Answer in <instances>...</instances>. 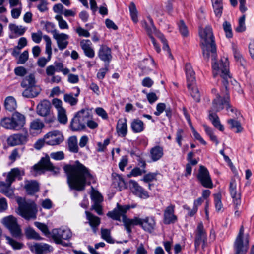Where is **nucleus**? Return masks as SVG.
<instances>
[{"instance_id":"7c9ffc66","label":"nucleus","mask_w":254,"mask_h":254,"mask_svg":"<svg viewBox=\"0 0 254 254\" xmlns=\"http://www.w3.org/2000/svg\"><path fill=\"white\" fill-rule=\"evenodd\" d=\"M85 123L83 121L75 115L70 124L71 129L73 131L83 130L86 127Z\"/></svg>"},{"instance_id":"a878e982","label":"nucleus","mask_w":254,"mask_h":254,"mask_svg":"<svg viewBox=\"0 0 254 254\" xmlns=\"http://www.w3.org/2000/svg\"><path fill=\"white\" fill-rule=\"evenodd\" d=\"M86 219L88 221L87 223L92 228L94 233H96L98 229V227L100 224V219L98 217L94 215L91 213L86 211Z\"/></svg>"},{"instance_id":"ddd939ff","label":"nucleus","mask_w":254,"mask_h":254,"mask_svg":"<svg viewBox=\"0 0 254 254\" xmlns=\"http://www.w3.org/2000/svg\"><path fill=\"white\" fill-rule=\"evenodd\" d=\"M46 144L49 145L54 146L60 144L64 140V136L58 130H53L48 132L45 135Z\"/></svg>"},{"instance_id":"2eb2a0df","label":"nucleus","mask_w":254,"mask_h":254,"mask_svg":"<svg viewBox=\"0 0 254 254\" xmlns=\"http://www.w3.org/2000/svg\"><path fill=\"white\" fill-rule=\"evenodd\" d=\"M43 39L46 42L45 53L48 55V57L47 58L41 57L38 59L37 64L41 67H44L46 65L47 63L51 60L52 55V41L50 37L45 35Z\"/></svg>"},{"instance_id":"13d9d810","label":"nucleus","mask_w":254,"mask_h":254,"mask_svg":"<svg viewBox=\"0 0 254 254\" xmlns=\"http://www.w3.org/2000/svg\"><path fill=\"white\" fill-rule=\"evenodd\" d=\"M203 127L206 133L209 136L210 139L215 143L216 145H217L219 143V141L211 128L205 125H203Z\"/></svg>"},{"instance_id":"a211bd4d","label":"nucleus","mask_w":254,"mask_h":254,"mask_svg":"<svg viewBox=\"0 0 254 254\" xmlns=\"http://www.w3.org/2000/svg\"><path fill=\"white\" fill-rule=\"evenodd\" d=\"M129 184L130 189L134 194L143 199H146L149 197L148 192L140 186L137 182L130 180Z\"/></svg>"},{"instance_id":"bf43d9fd","label":"nucleus","mask_w":254,"mask_h":254,"mask_svg":"<svg viewBox=\"0 0 254 254\" xmlns=\"http://www.w3.org/2000/svg\"><path fill=\"white\" fill-rule=\"evenodd\" d=\"M145 172L146 171L145 169L135 167L133 168L128 174H127V177L128 178H130L131 177H137L138 176L141 175Z\"/></svg>"},{"instance_id":"72a5a7b5","label":"nucleus","mask_w":254,"mask_h":254,"mask_svg":"<svg viewBox=\"0 0 254 254\" xmlns=\"http://www.w3.org/2000/svg\"><path fill=\"white\" fill-rule=\"evenodd\" d=\"M40 92V89L38 86H30L23 92V95L27 98H33L37 96Z\"/></svg>"},{"instance_id":"ea45409f","label":"nucleus","mask_w":254,"mask_h":254,"mask_svg":"<svg viewBox=\"0 0 254 254\" xmlns=\"http://www.w3.org/2000/svg\"><path fill=\"white\" fill-rule=\"evenodd\" d=\"M85 123L92 117L91 110L88 108L82 109L75 115Z\"/></svg>"},{"instance_id":"09e8293b","label":"nucleus","mask_w":254,"mask_h":254,"mask_svg":"<svg viewBox=\"0 0 254 254\" xmlns=\"http://www.w3.org/2000/svg\"><path fill=\"white\" fill-rule=\"evenodd\" d=\"M130 15L132 21L136 23L138 21V11L133 2H131L129 6Z\"/></svg>"},{"instance_id":"a18cd8bd","label":"nucleus","mask_w":254,"mask_h":254,"mask_svg":"<svg viewBox=\"0 0 254 254\" xmlns=\"http://www.w3.org/2000/svg\"><path fill=\"white\" fill-rule=\"evenodd\" d=\"M7 243L10 245L14 250H20L23 248L24 245L23 243L17 242L9 236H5Z\"/></svg>"},{"instance_id":"774afa93","label":"nucleus","mask_w":254,"mask_h":254,"mask_svg":"<svg viewBox=\"0 0 254 254\" xmlns=\"http://www.w3.org/2000/svg\"><path fill=\"white\" fill-rule=\"evenodd\" d=\"M95 111L96 114L101 117L103 120H106L108 119V114L103 108H96Z\"/></svg>"},{"instance_id":"423d86ee","label":"nucleus","mask_w":254,"mask_h":254,"mask_svg":"<svg viewBox=\"0 0 254 254\" xmlns=\"http://www.w3.org/2000/svg\"><path fill=\"white\" fill-rule=\"evenodd\" d=\"M18 204L17 213L27 220L35 219L37 217V208L32 201H26L24 198L18 197L16 198Z\"/></svg>"},{"instance_id":"a19ab883","label":"nucleus","mask_w":254,"mask_h":254,"mask_svg":"<svg viewBox=\"0 0 254 254\" xmlns=\"http://www.w3.org/2000/svg\"><path fill=\"white\" fill-rule=\"evenodd\" d=\"M212 3L215 16L219 18L222 15L223 11L222 0L213 1H212Z\"/></svg>"},{"instance_id":"6e6552de","label":"nucleus","mask_w":254,"mask_h":254,"mask_svg":"<svg viewBox=\"0 0 254 254\" xmlns=\"http://www.w3.org/2000/svg\"><path fill=\"white\" fill-rule=\"evenodd\" d=\"M249 244V235L248 234H244V228L241 226L234 244L235 254H246Z\"/></svg>"},{"instance_id":"338daca9","label":"nucleus","mask_w":254,"mask_h":254,"mask_svg":"<svg viewBox=\"0 0 254 254\" xmlns=\"http://www.w3.org/2000/svg\"><path fill=\"white\" fill-rule=\"evenodd\" d=\"M29 53L27 50L24 51L19 56L17 63L19 64H24L28 59Z\"/></svg>"},{"instance_id":"cd10ccee","label":"nucleus","mask_w":254,"mask_h":254,"mask_svg":"<svg viewBox=\"0 0 254 254\" xmlns=\"http://www.w3.org/2000/svg\"><path fill=\"white\" fill-rule=\"evenodd\" d=\"M149 153V156L151 160L153 162H156L163 156V148L162 146L156 145L150 149Z\"/></svg>"},{"instance_id":"c03bdc74","label":"nucleus","mask_w":254,"mask_h":254,"mask_svg":"<svg viewBox=\"0 0 254 254\" xmlns=\"http://www.w3.org/2000/svg\"><path fill=\"white\" fill-rule=\"evenodd\" d=\"M69 149L71 152L77 153L78 151L77 145V138L75 136H72L69 138L68 140Z\"/></svg>"},{"instance_id":"3c124183","label":"nucleus","mask_w":254,"mask_h":254,"mask_svg":"<svg viewBox=\"0 0 254 254\" xmlns=\"http://www.w3.org/2000/svg\"><path fill=\"white\" fill-rule=\"evenodd\" d=\"M101 237L107 242L113 244L114 243V240L111 236L110 230L107 229H101Z\"/></svg>"},{"instance_id":"58836bf2","label":"nucleus","mask_w":254,"mask_h":254,"mask_svg":"<svg viewBox=\"0 0 254 254\" xmlns=\"http://www.w3.org/2000/svg\"><path fill=\"white\" fill-rule=\"evenodd\" d=\"M209 119L213 125L220 131L224 130L223 126L220 124L219 117L215 113H213L211 110L209 111Z\"/></svg>"},{"instance_id":"6e6d98bb","label":"nucleus","mask_w":254,"mask_h":254,"mask_svg":"<svg viewBox=\"0 0 254 254\" xmlns=\"http://www.w3.org/2000/svg\"><path fill=\"white\" fill-rule=\"evenodd\" d=\"M45 29L48 33H51L53 35L56 34L59 31L55 28V25L54 23L50 22H46L45 23Z\"/></svg>"},{"instance_id":"f704fd0d","label":"nucleus","mask_w":254,"mask_h":254,"mask_svg":"<svg viewBox=\"0 0 254 254\" xmlns=\"http://www.w3.org/2000/svg\"><path fill=\"white\" fill-rule=\"evenodd\" d=\"M11 184L9 182H0V192L8 197L13 195V190L11 188Z\"/></svg>"},{"instance_id":"603ef678","label":"nucleus","mask_w":254,"mask_h":254,"mask_svg":"<svg viewBox=\"0 0 254 254\" xmlns=\"http://www.w3.org/2000/svg\"><path fill=\"white\" fill-rule=\"evenodd\" d=\"M55 18L58 22V26L61 29H68L69 26L67 22L63 19L61 15H57Z\"/></svg>"},{"instance_id":"bb28decb","label":"nucleus","mask_w":254,"mask_h":254,"mask_svg":"<svg viewBox=\"0 0 254 254\" xmlns=\"http://www.w3.org/2000/svg\"><path fill=\"white\" fill-rule=\"evenodd\" d=\"M185 71L187 81V87L188 89H190L191 86L195 84V73L190 64H186Z\"/></svg>"},{"instance_id":"5701e85b","label":"nucleus","mask_w":254,"mask_h":254,"mask_svg":"<svg viewBox=\"0 0 254 254\" xmlns=\"http://www.w3.org/2000/svg\"><path fill=\"white\" fill-rule=\"evenodd\" d=\"M98 56L101 60L109 63L112 58L111 49L107 45H101L98 52Z\"/></svg>"},{"instance_id":"4c0bfd02","label":"nucleus","mask_w":254,"mask_h":254,"mask_svg":"<svg viewBox=\"0 0 254 254\" xmlns=\"http://www.w3.org/2000/svg\"><path fill=\"white\" fill-rule=\"evenodd\" d=\"M131 128L134 133L141 132L144 129V123L138 119H134L131 123Z\"/></svg>"},{"instance_id":"4be33fe9","label":"nucleus","mask_w":254,"mask_h":254,"mask_svg":"<svg viewBox=\"0 0 254 254\" xmlns=\"http://www.w3.org/2000/svg\"><path fill=\"white\" fill-rule=\"evenodd\" d=\"M28 245L31 251L35 252L37 254H42L44 253L53 251L52 247L45 243H36L33 244H28Z\"/></svg>"},{"instance_id":"39448f33","label":"nucleus","mask_w":254,"mask_h":254,"mask_svg":"<svg viewBox=\"0 0 254 254\" xmlns=\"http://www.w3.org/2000/svg\"><path fill=\"white\" fill-rule=\"evenodd\" d=\"M25 123V116L18 112H14L11 117H5L0 120V125L2 127L13 131L21 130Z\"/></svg>"},{"instance_id":"f03ea898","label":"nucleus","mask_w":254,"mask_h":254,"mask_svg":"<svg viewBox=\"0 0 254 254\" xmlns=\"http://www.w3.org/2000/svg\"><path fill=\"white\" fill-rule=\"evenodd\" d=\"M64 169L67 176V181L71 189L82 191L86 185L95 182L91 170L79 161L65 165Z\"/></svg>"},{"instance_id":"473e14b6","label":"nucleus","mask_w":254,"mask_h":254,"mask_svg":"<svg viewBox=\"0 0 254 254\" xmlns=\"http://www.w3.org/2000/svg\"><path fill=\"white\" fill-rule=\"evenodd\" d=\"M25 188L27 193L33 194L39 190V184L36 181H26Z\"/></svg>"},{"instance_id":"864d4df0","label":"nucleus","mask_w":254,"mask_h":254,"mask_svg":"<svg viewBox=\"0 0 254 254\" xmlns=\"http://www.w3.org/2000/svg\"><path fill=\"white\" fill-rule=\"evenodd\" d=\"M91 193V197L94 203H100L103 201V197L97 190H94L93 188Z\"/></svg>"},{"instance_id":"20e7f679","label":"nucleus","mask_w":254,"mask_h":254,"mask_svg":"<svg viewBox=\"0 0 254 254\" xmlns=\"http://www.w3.org/2000/svg\"><path fill=\"white\" fill-rule=\"evenodd\" d=\"M199 35L203 57L208 60L210 53L214 54L216 52V47L211 27L207 26L204 28H200Z\"/></svg>"},{"instance_id":"4468645a","label":"nucleus","mask_w":254,"mask_h":254,"mask_svg":"<svg viewBox=\"0 0 254 254\" xmlns=\"http://www.w3.org/2000/svg\"><path fill=\"white\" fill-rule=\"evenodd\" d=\"M197 177L203 187L208 188L213 187V183L209 172L205 167L200 166Z\"/></svg>"},{"instance_id":"1a4fd4ad","label":"nucleus","mask_w":254,"mask_h":254,"mask_svg":"<svg viewBox=\"0 0 254 254\" xmlns=\"http://www.w3.org/2000/svg\"><path fill=\"white\" fill-rule=\"evenodd\" d=\"M229 190L233 199V205L236 209H237L241 203L240 181L238 176H235L231 179Z\"/></svg>"},{"instance_id":"5fc2aeb1","label":"nucleus","mask_w":254,"mask_h":254,"mask_svg":"<svg viewBox=\"0 0 254 254\" xmlns=\"http://www.w3.org/2000/svg\"><path fill=\"white\" fill-rule=\"evenodd\" d=\"M58 119L60 123L66 124L67 122V117L66 112L65 109L57 111Z\"/></svg>"},{"instance_id":"c756f323","label":"nucleus","mask_w":254,"mask_h":254,"mask_svg":"<svg viewBox=\"0 0 254 254\" xmlns=\"http://www.w3.org/2000/svg\"><path fill=\"white\" fill-rule=\"evenodd\" d=\"M44 127L43 123L40 119H35L30 123V131L32 134L39 133Z\"/></svg>"},{"instance_id":"49530a36","label":"nucleus","mask_w":254,"mask_h":254,"mask_svg":"<svg viewBox=\"0 0 254 254\" xmlns=\"http://www.w3.org/2000/svg\"><path fill=\"white\" fill-rule=\"evenodd\" d=\"M26 237L29 239L41 240V238L35 230L31 227H27L25 230Z\"/></svg>"},{"instance_id":"680f3d73","label":"nucleus","mask_w":254,"mask_h":254,"mask_svg":"<svg viewBox=\"0 0 254 254\" xmlns=\"http://www.w3.org/2000/svg\"><path fill=\"white\" fill-rule=\"evenodd\" d=\"M214 202L216 209L217 211H220L222 208V203L221 202V195L219 193L214 195Z\"/></svg>"},{"instance_id":"aec40b11","label":"nucleus","mask_w":254,"mask_h":254,"mask_svg":"<svg viewBox=\"0 0 254 254\" xmlns=\"http://www.w3.org/2000/svg\"><path fill=\"white\" fill-rule=\"evenodd\" d=\"M53 37L56 41L57 46L60 50H63L67 47L68 40L69 39V35L58 31Z\"/></svg>"},{"instance_id":"9b49d317","label":"nucleus","mask_w":254,"mask_h":254,"mask_svg":"<svg viewBox=\"0 0 254 254\" xmlns=\"http://www.w3.org/2000/svg\"><path fill=\"white\" fill-rule=\"evenodd\" d=\"M72 237V233L68 228L54 229L52 231V237L57 244L66 246L67 244L62 239L68 240Z\"/></svg>"},{"instance_id":"e433bc0d","label":"nucleus","mask_w":254,"mask_h":254,"mask_svg":"<svg viewBox=\"0 0 254 254\" xmlns=\"http://www.w3.org/2000/svg\"><path fill=\"white\" fill-rule=\"evenodd\" d=\"M62 67V63L55 62L53 65L48 66L46 69V73L48 76H52L55 72H59V70Z\"/></svg>"},{"instance_id":"393cba45","label":"nucleus","mask_w":254,"mask_h":254,"mask_svg":"<svg viewBox=\"0 0 254 254\" xmlns=\"http://www.w3.org/2000/svg\"><path fill=\"white\" fill-rule=\"evenodd\" d=\"M156 221L153 216H147L142 219L141 228L145 231L151 233L155 229Z\"/></svg>"},{"instance_id":"c85d7f7f","label":"nucleus","mask_w":254,"mask_h":254,"mask_svg":"<svg viewBox=\"0 0 254 254\" xmlns=\"http://www.w3.org/2000/svg\"><path fill=\"white\" fill-rule=\"evenodd\" d=\"M127 120L126 118L119 119L116 126L118 134L123 137L125 136L127 132Z\"/></svg>"},{"instance_id":"de8ad7c7","label":"nucleus","mask_w":254,"mask_h":254,"mask_svg":"<svg viewBox=\"0 0 254 254\" xmlns=\"http://www.w3.org/2000/svg\"><path fill=\"white\" fill-rule=\"evenodd\" d=\"M227 123L230 125L232 129H236L235 132L236 133L240 132L242 131L243 128L241 124L238 121L234 119H230L227 121Z\"/></svg>"},{"instance_id":"4d7b16f0","label":"nucleus","mask_w":254,"mask_h":254,"mask_svg":"<svg viewBox=\"0 0 254 254\" xmlns=\"http://www.w3.org/2000/svg\"><path fill=\"white\" fill-rule=\"evenodd\" d=\"M190 91V93L191 96L193 98L196 102L200 101V94L198 92L197 88H196L194 84L191 85L190 89H189Z\"/></svg>"},{"instance_id":"0eeeda50","label":"nucleus","mask_w":254,"mask_h":254,"mask_svg":"<svg viewBox=\"0 0 254 254\" xmlns=\"http://www.w3.org/2000/svg\"><path fill=\"white\" fill-rule=\"evenodd\" d=\"M148 23L144 22L143 23V27L145 29L148 35L151 39L155 49L158 53H159L161 51L160 48L158 46L155 40V39L152 36L153 34H154L160 39L163 44V49L169 52L170 49L165 38L161 33L157 30L156 27L154 26L152 19L150 17H148Z\"/></svg>"},{"instance_id":"b1692460","label":"nucleus","mask_w":254,"mask_h":254,"mask_svg":"<svg viewBox=\"0 0 254 254\" xmlns=\"http://www.w3.org/2000/svg\"><path fill=\"white\" fill-rule=\"evenodd\" d=\"M175 206L170 205L167 207L164 212V223L166 224L174 223L177 221V216L174 214Z\"/></svg>"},{"instance_id":"412c9836","label":"nucleus","mask_w":254,"mask_h":254,"mask_svg":"<svg viewBox=\"0 0 254 254\" xmlns=\"http://www.w3.org/2000/svg\"><path fill=\"white\" fill-rule=\"evenodd\" d=\"M24 175V170L22 168H14L7 174L6 182L12 183L16 179L20 180L22 177Z\"/></svg>"},{"instance_id":"0e129e2a","label":"nucleus","mask_w":254,"mask_h":254,"mask_svg":"<svg viewBox=\"0 0 254 254\" xmlns=\"http://www.w3.org/2000/svg\"><path fill=\"white\" fill-rule=\"evenodd\" d=\"M245 16L243 15L239 19L238 26L236 28V31L238 32H242L245 30L246 26L245 23Z\"/></svg>"},{"instance_id":"6ab92c4d","label":"nucleus","mask_w":254,"mask_h":254,"mask_svg":"<svg viewBox=\"0 0 254 254\" xmlns=\"http://www.w3.org/2000/svg\"><path fill=\"white\" fill-rule=\"evenodd\" d=\"M51 109L50 102L46 99L41 101L37 105L36 113L41 117H46L50 114Z\"/></svg>"},{"instance_id":"8fccbe9b","label":"nucleus","mask_w":254,"mask_h":254,"mask_svg":"<svg viewBox=\"0 0 254 254\" xmlns=\"http://www.w3.org/2000/svg\"><path fill=\"white\" fill-rule=\"evenodd\" d=\"M35 82V76L33 74H30L24 79L21 83V86L23 87L33 86Z\"/></svg>"},{"instance_id":"f8f14e48","label":"nucleus","mask_w":254,"mask_h":254,"mask_svg":"<svg viewBox=\"0 0 254 254\" xmlns=\"http://www.w3.org/2000/svg\"><path fill=\"white\" fill-rule=\"evenodd\" d=\"M29 134L26 131L24 133H14L10 135L7 139V144L11 146L25 144L28 141Z\"/></svg>"},{"instance_id":"2f4dec72","label":"nucleus","mask_w":254,"mask_h":254,"mask_svg":"<svg viewBox=\"0 0 254 254\" xmlns=\"http://www.w3.org/2000/svg\"><path fill=\"white\" fill-rule=\"evenodd\" d=\"M75 89H76V92L74 94L75 97L73 96V94L72 93L65 94L64 97V101L71 106L75 105L78 102V99L77 97L79 95L80 89L78 87H76Z\"/></svg>"},{"instance_id":"79ce46f5","label":"nucleus","mask_w":254,"mask_h":254,"mask_svg":"<svg viewBox=\"0 0 254 254\" xmlns=\"http://www.w3.org/2000/svg\"><path fill=\"white\" fill-rule=\"evenodd\" d=\"M5 109L9 111L14 110L17 107V104L15 99L11 96L7 97L4 102Z\"/></svg>"},{"instance_id":"69168bd1","label":"nucleus","mask_w":254,"mask_h":254,"mask_svg":"<svg viewBox=\"0 0 254 254\" xmlns=\"http://www.w3.org/2000/svg\"><path fill=\"white\" fill-rule=\"evenodd\" d=\"M43 37L44 36H42V33L41 31L31 34L32 39L35 43H39Z\"/></svg>"},{"instance_id":"052dcab7","label":"nucleus","mask_w":254,"mask_h":254,"mask_svg":"<svg viewBox=\"0 0 254 254\" xmlns=\"http://www.w3.org/2000/svg\"><path fill=\"white\" fill-rule=\"evenodd\" d=\"M179 30L183 37H187L189 35L188 28L183 21H180L178 24Z\"/></svg>"},{"instance_id":"f257e3e1","label":"nucleus","mask_w":254,"mask_h":254,"mask_svg":"<svg viewBox=\"0 0 254 254\" xmlns=\"http://www.w3.org/2000/svg\"><path fill=\"white\" fill-rule=\"evenodd\" d=\"M229 65L228 59L225 57L222 58L218 62L212 64L213 77L216 78L217 76H220L223 79L222 82L224 86V88L221 89L220 93H216L217 91L215 88L212 89V93L216 94L212 106V110L215 112L222 110L225 107L227 110H228V108H230L229 104L230 97L227 87V85L231 80Z\"/></svg>"},{"instance_id":"c9c22d12","label":"nucleus","mask_w":254,"mask_h":254,"mask_svg":"<svg viewBox=\"0 0 254 254\" xmlns=\"http://www.w3.org/2000/svg\"><path fill=\"white\" fill-rule=\"evenodd\" d=\"M232 49L235 60L237 62L239 63L242 66H244L246 62L245 60L244 59L243 56L241 54L237 45L234 44H232Z\"/></svg>"},{"instance_id":"9d476101","label":"nucleus","mask_w":254,"mask_h":254,"mask_svg":"<svg viewBox=\"0 0 254 254\" xmlns=\"http://www.w3.org/2000/svg\"><path fill=\"white\" fill-rule=\"evenodd\" d=\"M1 222L10 231L14 237L20 238L22 235L20 226L18 225L16 218L12 215L3 218Z\"/></svg>"},{"instance_id":"dca6fc26","label":"nucleus","mask_w":254,"mask_h":254,"mask_svg":"<svg viewBox=\"0 0 254 254\" xmlns=\"http://www.w3.org/2000/svg\"><path fill=\"white\" fill-rule=\"evenodd\" d=\"M34 168L37 171L46 169L52 171L55 174L59 173V169L53 166L50 161V157L48 155H46L45 157L42 158L39 164L34 165Z\"/></svg>"},{"instance_id":"37998d69","label":"nucleus","mask_w":254,"mask_h":254,"mask_svg":"<svg viewBox=\"0 0 254 254\" xmlns=\"http://www.w3.org/2000/svg\"><path fill=\"white\" fill-rule=\"evenodd\" d=\"M9 28L14 34L18 36L22 35L26 30V28L21 25H16L14 24H10Z\"/></svg>"},{"instance_id":"7ed1b4c3","label":"nucleus","mask_w":254,"mask_h":254,"mask_svg":"<svg viewBox=\"0 0 254 254\" xmlns=\"http://www.w3.org/2000/svg\"><path fill=\"white\" fill-rule=\"evenodd\" d=\"M130 208L129 205H120L117 204V207L113 211H109L107 216L114 220L120 221L122 220L124 225L128 233L131 232V227L139 225L141 227L142 219L138 217H134L132 219L127 218L126 215L127 211Z\"/></svg>"},{"instance_id":"e2e57ef3","label":"nucleus","mask_w":254,"mask_h":254,"mask_svg":"<svg viewBox=\"0 0 254 254\" xmlns=\"http://www.w3.org/2000/svg\"><path fill=\"white\" fill-rule=\"evenodd\" d=\"M223 27L226 37L231 38L233 36V34L230 23L227 21H225L223 24Z\"/></svg>"},{"instance_id":"f3484780","label":"nucleus","mask_w":254,"mask_h":254,"mask_svg":"<svg viewBox=\"0 0 254 254\" xmlns=\"http://www.w3.org/2000/svg\"><path fill=\"white\" fill-rule=\"evenodd\" d=\"M207 239V235L204 229L203 223L200 222L198 223L195 231V238L194 245L196 248L198 247L200 244L204 245Z\"/></svg>"}]
</instances>
